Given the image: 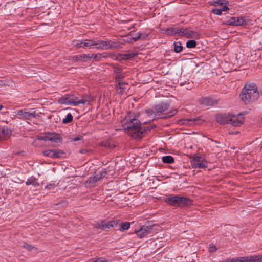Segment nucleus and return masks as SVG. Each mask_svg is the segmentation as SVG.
<instances>
[{"mask_svg":"<svg viewBox=\"0 0 262 262\" xmlns=\"http://www.w3.org/2000/svg\"><path fill=\"white\" fill-rule=\"evenodd\" d=\"M138 117V115L129 113L121 121V124L125 132L136 139L142 138L145 130L141 128Z\"/></svg>","mask_w":262,"mask_h":262,"instance_id":"f257e3e1","label":"nucleus"},{"mask_svg":"<svg viewBox=\"0 0 262 262\" xmlns=\"http://www.w3.org/2000/svg\"><path fill=\"white\" fill-rule=\"evenodd\" d=\"M91 101L90 98L88 96L82 97L81 99H79L78 97L75 96L72 94H70L64 95L59 98L57 102L61 104L76 106L79 104H89Z\"/></svg>","mask_w":262,"mask_h":262,"instance_id":"f03ea898","label":"nucleus"},{"mask_svg":"<svg viewBox=\"0 0 262 262\" xmlns=\"http://www.w3.org/2000/svg\"><path fill=\"white\" fill-rule=\"evenodd\" d=\"M259 94L254 84H246L240 95L241 100L246 104L252 102L258 97Z\"/></svg>","mask_w":262,"mask_h":262,"instance_id":"7ed1b4c3","label":"nucleus"},{"mask_svg":"<svg viewBox=\"0 0 262 262\" xmlns=\"http://www.w3.org/2000/svg\"><path fill=\"white\" fill-rule=\"evenodd\" d=\"M164 201L168 204L173 206L182 207L191 204V201L187 198L179 195L170 196L166 198Z\"/></svg>","mask_w":262,"mask_h":262,"instance_id":"20e7f679","label":"nucleus"},{"mask_svg":"<svg viewBox=\"0 0 262 262\" xmlns=\"http://www.w3.org/2000/svg\"><path fill=\"white\" fill-rule=\"evenodd\" d=\"M94 48L98 49L107 50L109 49H116L120 47L119 44L112 42L111 41H104L101 40H94Z\"/></svg>","mask_w":262,"mask_h":262,"instance_id":"39448f33","label":"nucleus"},{"mask_svg":"<svg viewBox=\"0 0 262 262\" xmlns=\"http://www.w3.org/2000/svg\"><path fill=\"white\" fill-rule=\"evenodd\" d=\"M169 105L167 103H162L157 105L155 107V113L157 115H165L163 117H169L173 116L176 113V110H173L170 112H168Z\"/></svg>","mask_w":262,"mask_h":262,"instance_id":"423d86ee","label":"nucleus"},{"mask_svg":"<svg viewBox=\"0 0 262 262\" xmlns=\"http://www.w3.org/2000/svg\"><path fill=\"white\" fill-rule=\"evenodd\" d=\"M251 21L248 17H231L227 21V24L232 26H243L249 25Z\"/></svg>","mask_w":262,"mask_h":262,"instance_id":"0eeeda50","label":"nucleus"},{"mask_svg":"<svg viewBox=\"0 0 262 262\" xmlns=\"http://www.w3.org/2000/svg\"><path fill=\"white\" fill-rule=\"evenodd\" d=\"M234 262H262V255L234 257Z\"/></svg>","mask_w":262,"mask_h":262,"instance_id":"6e6552de","label":"nucleus"},{"mask_svg":"<svg viewBox=\"0 0 262 262\" xmlns=\"http://www.w3.org/2000/svg\"><path fill=\"white\" fill-rule=\"evenodd\" d=\"M192 166L193 168H204L207 167V162L201 157L195 156L192 161Z\"/></svg>","mask_w":262,"mask_h":262,"instance_id":"1a4fd4ad","label":"nucleus"},{"mask_svg":"<svg viewBox=\"0 0 262 262\" xmlns=\"http://www.w3.org/2000/svg\"><path fill=\"white\" fill-rule=\"evenodd\" d=\"M44 156L52 158H57L64 157L65 152L61 150H47L43 152Z\"/></svg>","mask_w":262,"mask_h":262,"instance_id":"9d476101","label":"nucleus"},{"mask_svg":"<svg viewBox=\"0 0 262 262\" xmlns=\"http://www.w3.org/2000/svg\"><path fill=\"white\" fill-rule=\"evenodd\" d=\"M244 117L241 114L237 115L231 114L229 123L234 126H239L244 123Z\"/></svg>","mask_w":262,"mask_h":262,"instance_id":"9b49d317","label":"nucleus"},{"mask_svg":"<svg viewBox=\"0 0 262 262\" xmlns=\"http://www.w3.org/2000/svg\"><path fill=\"white\" fill-rule=\"evenodd\" d=\"M16 115L19 116L20 119L29 120L35 117V112H28L26 110H18Z\"/></svg>","mask_w":262,"mask_h":262,"instance_id":"f8f14e48","label":"nucleus"},{"mask_svg":"<svg viewBox=\"0 0 262 262\" xmlns=\"http://www.w3.org/2000/svg\"><path fill=\"white\" fill-rule=\"evenodd\" d=\"M151 226H143L140 229L135 231L137 236L139 238H142L150 233L152 230Z\"/></svg>","mask_w":262,"mask_h":262,"instance_id":"ddd939ff","label":"nucleus"},{"mask_svg":"<svg viewBox=\"0 0 262 262\" xmlns=\"http://www.w3.org/2000/svg\"><path fill=\"white\" fill-rule=\"evenodd\" d=\"M94 40L92 39H85L83 41H80L75 43L74 46L77 48H89L90 49L94 48Z\"/></svg>","mask_w":262,"mask_h":262,"instance_id":"4468645a","label":"nucleus"},{"mask_svg":"<svg viewBox=\"0 0 262 262\" xmlns=\"http://www.w3.org/2000/svg\"><path fill=\"white\" fill-rule=\"evenodd\" d=\"M231 116V114H219L215 118L218 123L225 124L229 123Z\"/></svg>","mask_w":262,"mask_h":262,"instance_id":"2eb2a0df","label":"nucleus"},{"mask_svg":"<svg viewBox=\"0 0 262 262\" xmlns=\"http://www.w3.org/2000/svg\"><path fill=\"white\" fill-rule=\"evenodd\" d=\"M11 135V131L7 127H0V140L8 139Z\"/></svg>","mask_w":262,"mask_h":262,"instance_id":"dca6fc26","label":"nucleus"},{"mask_svg":"<svg viewBox=\"0 0 262 262\" xmlns=\"http://www.w3.org/2000/svg\"><path fill=\"white\" fill-rule=\"evenodd\" d=\"M45 140H49L56 143H59L62 141L60 136L56 133H52L45 137Z\"/></svg>","mask_w":262,"mask_h":262,"instance_id":"f3484780","label":"nucleus"},{"mask_svg":"<svg viewBox=\"0 0 262 262\" xmlns=\"http://www.w3.org/2000/svg\"><path fill=\"white\" fill-rule=\"evenodd\" d=\"M181 32L182 35L188 38H193L196 35V32L189 29H183ZM179 33H180V32H178L177 31L174 32L175 34Z\"/></svg>","mask_w":262,"mask_h":262,"instance_id":"a211bd4d","label":"nucleus"},{"mask_svg":"<svg viewBox=\"0 0 262 262\" xmlns=\"http://www.w3.org/2000/svg\"><path fill=\"white\" fill-rule=\"evenodd\" d=\"M200 103L204 106H212L214 104V101L210 97H203L199 100Z\"/></svg>","mask_w":262,"mask_h":262,"instance_id":"6ab92c4d","label":"nucleus"},{"mask_svg":"<svg viewBox=\"0 0 262 262\" xmlns=\"http://www.w3.org/2000/svg\"><path fill=\"white\" fill-rule=\"evenodd\" d=\"M106 174L105 171H102L97 173L93 178H90V183H94L97 181H99L101 178L104 177Z\"/></svg>","mask_w":262,"mask_h":262,"instance_id":"aec40b11","label":"nucleus"},{"mask_svg":"<svg viewBox=\"0 0 262 262\" xmlns=\"http://www.w3.org/2000/svg\"><path fill=\"white\" fill-rule=\"evenodd\" d=\"M117 224V221H111L107 222L102 223L101 227L103 229H109L111 227H116Z\"/></svg>","mask_w":262,"mask_h":262,"instance_id":"412c9836","label":"nucleus"},{"mask_svg":"<svg viewBox=\"0 0 262 262\" xmlns=\"http://www.w3.org/2000/svg\"><path fill=\"white\" fill-rule=\"evenodd\" d=\"M26 185H32L34 187L39 186V183L37 182V180L34 177H31L29 178L26 182Z\"/></svg>","mask_w":262,"mask_h":262,"instance_id":"4be33fe9","label":"nucleus"},{"mask_svg":"<svg viewBox=\"0 0 262 262\" xmlns=\"http://www.w3.org/2000/svg\"><path fill=\"white\" fill-rule=\"evenodd\" d=\"M73 119V116L71 113H68L65 118L62 119V122L63 124H68L72 121Z\"/></svg>","mask_w":262,"mask_h":262,"instance_id":"5701e85b","label":"nucleus"},{"mask_svg":"<svg viewBox=\"0 0 262 262\" xmlns=\"http://www.w3.org/2000/svg\"><path fill=\"white\" fill-rule=\"evenodd\" d=\"M174 160L171 156H166L162 157V161L165 163H172Z\"/></svg>","mask_w":262,"mask_h":262,"instance_id":"b1692460","label":"nucleus"},{"mask_svg":"<svg viewBox=\"0 0 262 262\" xmlns=\"http://www.w3.org/2000/svg\"><path fill=\"white\" fill-rule=\"evenodd\" d=\"M83 61H86L89 60H91L92 58H96L97 57V55L92 54H82Z\"/></svg>","mask_w":262,"mask_h":262,"instance_id":"393cba45","label":"nucleus"},{"mask_svg":"<svg viewBox=\"0 0 262 262\" xmlns=\"http://www.w3.org/2000/svg\"><path fill=\"white\" fill-rule=\"evenodd\" d=\"M174 49L176 52L179 53L182 50V47L181 45V43L179 42H177L174 43Z\"/></svg>","mask_w":262,"mask_h":262,"instance_id":"a878e982","label":"nucleus"},{"mask_svg":"<svg viewBox=\"0 0 262 262\" xmlns=\"http://www.w3.org/2000/svg\"><path fill=\"white\" fill-rule=\"evenodd\" d=\"M227 2L224 0H217L213 2L211 5L216 6H222L224 4H227Z\"/></svg>","mask_w":262,"mask_h":262,"instance_id":"bb28decb","label":"nucleus"},{"mask_svg":"<svg viewBox=\"0 0 262 262\" xmlns=\"http://www.w3.org/2000/svg\"><path fill=\"white\" fill-rule=\"evenodd\" d=\"M196 42L194 40H190L186 42V47L188 48H192L196 46Z\"/></svg>","mask_w":262,"mask_h":262,"instance_id":"cd10ccee","label":"nucleus"},{"mask_svg":"<svg viewBox=\"0 0 262 262\" xmlns=\"http://www.w3.org/2000/svg\"><path fill=\"white\" fill-rule=\"evenodd\" d=\"M130 223L128 222L122 223L121 225V231H124L127 230L130 227Z\"/></svg>","mask_w":262,"mask_h":262,"instance_id":"c85d7f7f","label":"nucleus"},{"mask_svg":"<svg viewBox=\"0 0 262 262\" xmlns=\"http://www.w3.org/2000/svg\"><path fill=\"white\" fill-rule=\"evenodd\" d=\"M88 262H107V260L105 259V258L100 257L97 258L95 259H90Z\"/></svg>","mask_w":262,"mask_h":262,"instance_id":"c756f323","label":"nucleus"},{"mask_svg":"<svg viewBox=\"0 0 262 262\" xmlns=\"http://www.w3.org/2000/svg\"><path fill=\"white\" fill-rule=\"evenodd\" d=\"M136 55L135 53H128V54H125L123 55L122 59H130L134 57H135Z\"/></svg>","mask_w":262,"mask_h":262,"instance_id":"7c9ffc66","label":"nucleus"},{"mask_svg":"<svg viewBox=\"0 0 262 262\" xmlns=\"http://www.w3.org/2000/svg\"><path fill=\"white\" fill-rule=\"evenodd\" d=\"M82 54L81 55H77L73 56L72 59L74 61H83V58Z\"/></svg>","mask_w":262,"mask_h":262,"instance_id":"2f4dec72","label":"nucleus"},{"mask_svg":"<svg viewBox=\"0 0 262 262\" xmlns=\"http://www.w3.org/2000/svg\"><path fill=\"white\" fill-rule=\"evenodd\" d=\"M142 33L140 32L136 33L134 36L132 37L133 41H136L141 37Z\"/></svg>","mask_w":262,"mask_h":262,"instance_id":"473e14b6","label":"nucleus"},{"mask_svg":"<svg viewBox=\"0 0 262 262\" xmlns=\"http://www.w3.org/2000/svg\"><path fill=\"white\" fill-rule=\"evenodd\" d=\"M216 250H217V248L214 244H210L209 248V252H213L215 251Z\"/></svg>","mask_w":262,"mask_h":262,"instance_id":"72a5a7b5","label":"nucleus"},{"mask_svg":"<svg viewBox=\"0 0 262 262\" xmlns=\"http://www.w3.org/2000/svg\"><path fill=\"white\" fill-rule=\"evenodd\" d=\"M211 12L213 14H214L215 15H220L222 14V11H221V9H218V8L212 9Z\"/></svg>","mask_w":262,"mask_h":262,"instance_id":"f704fd0d","label":"nucleus"},{"mask_svg":"<svg viewBox=\"0 0 262 262\" xmlns=\"http://www.w3.org/2000/svg\"><path fill=\"white\" fill-rule=\"evenodd\" d=\"M23 247L30 251L32 250L33 248V247L32 245L28 244H25Z\"/></svg>","mask_w":262,"mask_h":262,"instance_id":"c9c22d12","label":"nucleus"},{"mask_svg":"<svg viewBox=\"0 0 262 262\" xmlns=\"http://www.w3.org/2000/svg\"><path fill=\"white\" fill-rule=\"evenodd\" d=\"M223 6V8L220 9L222 12L223 11H227L228 10H229V8L227 6V4H224L223 5H222Z\"/></svg>","mask_w":262,"mask_h":262,"instance_id":"e433bc0d","label":"nucleus"},{"mask_svg":"<svg viewBox=\"0 0 262 262\" xmlns=\"http://www.w3.org/2000/svg\"><path fill=\"white\" fill-rule=\"evenodd\" d=\"M54 187H55V185L54 184H50L47 185L45 187V188L47 189H52L54 188Z\"/></svg>","mask_w":262,"mask_h":262,"instance_id":"4c0bfd02","label":"nucleus"},{"mask_svg":"<svg viewBox=\"0 0 262 262\" xmlns=\"http://www.w3.org/2000/svg\"><path fill=\"white\" fill-rule=\"evenodd\" d=\"M124 41L128 43L133 42L130 36H126Z\"/></svg>","mask_w":262,"mask_h":262,"instance_id":"58836bf2","label":"nucleus"},{"mask_svg":"<svg viewBox=\"0 0 262 262\" xmlns=\"http://www.w3.org/2000/svg\"><path fill=\"white\" fill-rule=\"evenodd\" d=\"M234 258H228V259H226L224 260H222L220 262H234Z\"/></svg>","mask_w":262,"mask_h":262,"instance_id":"ea45409f","label":"nucleus"},{"mask_svg":"<svg viewBox=\"0 0 262 262\" xmlns=\"http://www.w3.org/2000/svg\"><path fill=\"white\" fill-rule=\"evenodd\" d=\"M154 113H155L156 114V113H155V111H153L152 110L147 111V114H148V116H152Z\"/></svg>","mask_w":262,"mask_h":262,"instance_id":"a19ab883","label":"nucleus"},{"mask_svg":"<svg viewBox=\"0 0 262 262\" xmlns=\"http://www.w3.org/2000/svg\"><path fill=\"white\" fill-rule=\"evenodd\" d=\"M81 139H82V137L81 136H79L78 137L73 138V140L74 141H78V140H81Z\"/></svg>","mask_w":262,"mask_h":262,"instance_id":"79ce46f5","label":"nucleus"},{"mask_svg":"<svg viewBox=\"0 0 262 262\" xmlns=\"http://www.w3.org/2000/svg\"><path fill=\"white\" fill-rule=\"evenodd\" d=\"M119 88L120 89H124L125 88V87L123 86V85L122 84H121L120 83H119Z\"/></svg>","mask_w":262,"mask_h":262,"instance_id":"37998d69","label":"nucleus"},{"mask_svg":"<svg viewBox=\"0 0 262 262\" xmlns=\"http://www.w3.org/2000/svg\"><path fill=\"white\" fill-rule=\"evenodd\" d=\"M3 107V106L2 105H0V110H1Z\"/></svg>","mask_w":262,"mask_h":262,"instance_id":"c03bdc74","label":"nucleus"}]
</instances>
